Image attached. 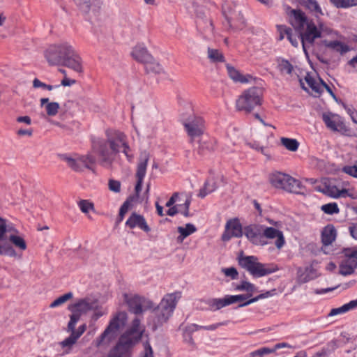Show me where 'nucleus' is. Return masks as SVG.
<instances>
[{
  "label": "nucleus",
  "instance_id": "obj_45",
  "mask_svg": "<svg viewBox=\"0 0 357 357\" xmlns=\"http://www.w3.org/2000/svg\"><path fill=\"white\" fill-rule=\"evenodd\" d=\"M134 200L133 197H128L126 201L121 205L119 214V221H122L126 213L128 212L131 202Z\"/></svg>",
  "mask_w": 357,
  "mask_h": 357
},
{
  "label": "nucleus",
  "instance_id": "obj_4",
  "mask_svg": "<svg viewBox=\"0 0 357 357\" xmlns=\"http://www.w3.org/2000/svg\"><path fill=\"white\" fill-rule=\"evenodd\" d=\"M180 298L179 292L167 294L160 303L151 312L148 324L151 326L153 331H156L168 322Z\"/></svg>",
  "mask_w": 357,
  "mask_h": 357
},
{
  "label": "nucleus",
  "instance_id": "obj_17",
  "mask_svg": "<svg viewBox=\"0 0 357 357\" xmlns=\"http://www.w3.org/2000/svg\"><path fill=\"white\" fill-rule=\"evenodd\" d=\"M276 238L275 245L278 249H281L284 245L285 241L283 233L271 227H265L263 225V240Z\"/></svg>",
  "mask_w": 357,
  "mask_h": 357
},
{
  "label": "nucleus",
  "instance_id": "obj_38",
  "mask_svg": "<svg viewBox=\"0 0 357 357\" xmlns=\"http://www.w3.org/2000/svg\"><path fill=\"white\" fill-rule=\"evenodd\" d=\"M281 144L289 151H296L299 146L298 142L295 139L282 137Z\"/></svg>",
  "mask_w": 357,
  "mask_h": 357
},
{
  "label": "nucleus",
  "instance_id": "obj_61",
  "mask_svg": "<svg viewBox=\"0 0 357 357\" xmlns=\"http://www.w3.org/2000/svg\"><path fill=\"white\" fill-rule=\"evenodd\" d=\"M178 197V192H174L172 196L169 198V199L167 202L165 206L167 207H172L176 202V199Z\"/></svg>",
  "mask_w": 357,
  "mask_h": 357
},
{
  "label": "nucleus",
  "instance_id": "obj_3",
  "mask_svg": "<svg viewBox=\"0 0 357 357\" xmlns=\"http://www.w3.org/2000/svg\"><path fill=\"white\" fill-rule=\"evenodd\" d=\"M142 319V314L136 315L130 328L121 336L118 343L110 351L108 357H123L141 340L145 332V327L141 324Z\"/></svg>",
  "mask_w": 357,
  "mask_h": 357
},
{
  "label": "nucleus",
  "instance_id": "obj_57",
  "mask_svg": "<svg viewBox=\"0 0 357 357\" xmlns=\"http://www.w3.org/2000/svg\"><path fill=\"white\" fill-rule=\"evenodd\" d=\"M121 183L119 181L109 179L108 182V187L110 191L115 193L120 192L121 191Z\"/></svg>",
  "mask_w": 357,
  "mask_h": 357
},
{
  "label": "nucleus",
  "instance_id": "obj_60",
  "mask_svg": "<svg viewBox=\"0 0 357 357\" xmlns=\"http://www.w3.org/2000/svg\"><path fill=\"white\" fill-rule=\"evenodd\" d=\"M178 213H179L178 204L169 207V208L167 211V215L169 216H174Z\"/></svg>",
  "mask_w": 357,
  "mask_h": 357
},
{
  "label": "nucleus",
  "instance_id": "obj_11",
  "mask_svg": "<svg viewBox=\"0 0 357 357\" xmlns=\"http://www.w3.org/2000/svg\"><path fill=\"white\" fill-rule=\"evenodd\" d=\"M61 158L75 172H83L84 169H92L96 162L95 158L91 154L74 156L62 155Z\"/></svg>",
  "mask_w": 357,
  "mask_h": 357
},
{
  "label": "nucleus",
  "instance_id": "obj_32",
  "mask_svg": "<svg viewBox=\"0 0 357 357\" xmlns=\"http://www.w3.org/2000/svg\"><path fill=\"white\" fill-rule=\"evenodd\" d=\"M302 188L303 185L301 181L291 176L287 178V185L284 186V190L293 193H300Z\"/></svg>",
  "mask_w": 357,
  "mask_h": 357
},
{
  "label": "nucleus",
  "instance_id": "obj_15",
  "mask_svg": "<svg viewBox=\"0 0 357 357\" xmlns=\"http://www.w3.org/2000/svg\"><path fill=\"white\" fill-rule=\"evenodd\" d=\"M149 158L150 154L148 151H142L140 152L139 162L137 163V171L135 174L137 178V183L135 188L136 195L135 196H132L134 197V199H138L139 194L142 190V183L144 178L146 175V167Z\"/></svg>",
  "mask_w": 357,
  "mask_h": 357
},
{
  "label": "nucleus",
  "instance_id": "obj_54",
  "mask_svg": "<svg viewBox=\"0 0 357 357\" xmlns=\"http://www.w3.org/2000/svg\"><path fill=\"white\" fill-rule=\"evenodd\" d=\"M208 304L210 307L215 310L221 309L226 306L224 298L212 299L209 301Z\"/></svg>",
  "mask_w": 357,
  "mask_h": 357
},
{
  "label": "nucleus",
  "instance_id": "obj_64",
  "mask_svg": "<svg viewBox=\"0 0 357 357\" xmlns=\"http://www.w3.org/2000/svg\"><path fill=\"white\" fill-rule=\"evenodd\" d=\"M75 80L74 79H70L68 78H67L66 77H65L62 80H61V85L63 86H71L73 84H75Z\"/></svg>",
  "mask_w": 357,
  "mask_h": 357
},
{
  "label": "nucleus",
  "instance_id": "obj_44",
  "mask_svg": "<svg viewBox=\"0 0 357 357\" xmlns=\"http://www.w3.org/2000/svg\"><path fill=\"white\" fill-rule=\"evenodd\" d=\"M77 204L81 211L85 214L88 213L91 210H94V204L89 200L81 199L78 202Z\"/></svg>",
  "mask_w": 357,
  "mask_h": 357
},
{
  "label": "nucleus",
  "instance_id": "obj_9",
  "mask_svg": "<svg viewBox=\"0 0 357 357\" xmlns=\"http://www.w3.org/2000/svg\"><path fill=\"white\" fill-rule=\"evenodd\" d=\"M238 263L241 267L257 278L271 274L277 270L275 267H269L259 262L257 257L255 256L240 257Z\"/></svg>",
  "mask_w": 357,
  "mask_h": 357
},
{
  "label": "nucleus",
  "instance_id": "obj_47",
  "mask_svg": "<svg viewBox=\"0 0 357 357\" xmlns=\"http://www.w3.org/2000/svg\"><path fill=\"white\" fill-rule=\"evenodd\" d=\"M143 351L139 354V357H154L153 350L149 340L143 342Z\"/></svg>",
  "mask_w": 357,
  "mask_h": 357
},
{
  "label": "nucleus",
  "instance_id": "obj_48",
  "mask_svg": "<svg viewBox=\"0 0 357 357\" xmlns=\"http://www.w3.org/2000/svg\"><path fill=\"white\" fill-rule=\"evenodd\" d=\"M193 332L191 331L188 326H186L183 330V341L189 345L194 347L195 342L192 338Z\"/></svg>",
  "mask_w": 357,
  "mask_h": 357
},
{
  "label": "nucleus",
  "instance_id": "obj_12",
  "mask_svg": "<svg viewBox=\"0 0 357 357\" xmlns=\"http://www.w3.org/2000/svg\"><path fill=\"white\" fill-rule=\"evenodd\" d=\"M123 301L128 305L129 311L135 315H140L143 312V308L145 310L153 307V303L144 296L137 294L124 293L123 294Z\"/></svg>",
  "mask_w": 357,
  "mask_h": 357
},
{
  "label": "nucleus",
  "instance_id": "obj_39",
  "mask_svg": "<svg viewBox=\"0 0 357 357\" xmlns=\"http://www.w3.org/2000/svg\"><path fill=\"white\" fill-rule=\"evenodd\" d=\"M73 296V294L72 292H68V293H66L61 296H59V298H57L56 299H55L50 305V307L51 308H54V307H58V306H60L61 305H63V303H66L68 301H69L70 299H71Z\"/></svg>",
  "mask_w": 357,
  "mask_h": 357
},
{
  "label": "nucleus",
  "instance_id": "obj_13",
  "mask_svg": "<svg viewBox=\"0 0 357 357\" xmlns=\"http://www.w3.org/2000/svg\"><path fill=\"white\" fill-rule=\"evenodd\" d=\"M343 253L344 259L340 264L339 273L342 275H351L357 268V246L344 249Z\"/></svg>",
  "mask_w": 357,
  "mask_h": 357
},
{
  "label": "nucleus",
  "instance_id": "obj_33",
  "mask_svg": "<svg viewBox=\"0 0 357 357\" xmlns=\"http://www.w3.org/2000/svg\"><path fill=\"white\" fill-rule=\"evenodd\" d=\"M208 59L212 63H220L225 61L223 54L217 49L208 47L207 50Z\"/></svg>",
  "mask_w": 357,
  "mask_h": 357
},
{
  "label": "nucleus",
  "instance_id": "obj_34",
  "mask_svg": "<svg viewBox=\"0 0 357 357\" xmlns=\"http://www.w3.org/2000/svg\"><path fill=\"white\" fill-rule=\"evenodd\" d=\"M217 186L215 182L213 180H207L204 187L200 189L199 192L198 194V197L200 198L205 197L208 194L213 192L215 190Z\"/></svg>",
  "mask_w": 357,
  "mask_h": 357
},
{
  "label": "nucleus",
  "instance_id": "obj_26",
  "mask_svg": "<svg viewBox=\"0 0 357 357\" xmlns=\"http://www.w3.org/2000/svg\"><path fill=\"white\" fill-rule=\"evenodd\" d=\"M323 44L328 48H330L337 52L344 54L349 51V47L337 40L328 41L327 40L322 41Z\"/></svg>",
  "mask_w": 357,
  "mask_h": 357
},
{
  "label": "nucleus",
  "instance_id": "obj_1",
  "mask_svg": "<svg viewBox=\"0 0 357 357\" xmlns=\"http://www.w3.org/2000/svg\"><path fill=\"white\" fill-rule=\"evenodd\" d=\"M316 19L317 24L309 19L300 9H291L289 13L290 22L294 29L303 31V49L307 54V49L312 47L317 38L324 35H331L333 31L320 19L325 15L324 10L317 0H296Z\"/></svg>",
  "mask_w": 357,
  "mask_h": 357
},
{
  "label": "nucleus",
  "instance_id": "obj_53",
  "mask_svg": "<svg viewBox=\"0 0 357 357\" xmlns=\"http://www.w3.org/2000/svg\"><path fill=\"white\" fill-rule=\"evenodd\" d=\"M76 324H75L73 326V328L70 329L69 328V323H68V327H67V331L72 332L75 336H77L78 338H79L82 336V335L85 332V331L86 329V325L85 324H84L81 325L80 326H79V328L76 330L75 329Z\"/></svg>",
  "mask_w": 357,
  "mask_h": 357
},
{
  "label": "nucleus",
  "instance_id": "obj_40",
  "mask_svg": "<svg viewBox=\"0 0 357 357\" xmlns=\"http://www.w3.org/2000/svg\"><path fill=\"white\" fill-rule=\"evenodd\" d=\"M296 31L298 32V35L293 33V31L288 34L287 39L289 40V42L291 43V45L294 47H298V42L301 41L303 44V40H302V35H303V31L298 30L297 29H295Z\"/></svg>",
  "mask_w": 357,
  "mask_h": 357
},
{
  "label": "nucleus",
  "instance_id": "obj_25",
  "mask_svg": "<svg viewBox=\"0 0 357 357\" xmlns=\"http://www.w3.org/2000/svg\"><path fill=\"white\" fill-rule=\"evenodd\" d=\"M225 229L229 230L234 237L239 238L243 234V229L236 218L228 220L226 223Z\"/></svg>",
  "mask_w": 357,
  "mask_h": 357
},
{
  "label": "nucleus",
  "instance_id": "obj_51",
  "mask_svg": "<svg viewBox=\"0 0 357 357\" xmlns=\"http://www.w3.org/2000/svg\"><path fill=\"white\" fill-rule=\"evenodd\" d=\"M228 23L230 28L234 31L241 30L245 26V22L242 16L239 17L238 22H231L228 20Z\"/></svg>",
  "mask_w": 357,
  "mask_h": 357
},
{
  "label": "nucleus",
  "instance_id": "obj_28",
  "mask_svg": "<svg viewBox=\"0 0 357 357\" xmlns=\"http://www.w3.org/2000/svg\"><path fill=\"white\" fill-rule=\"evenodd\" d=\"M79 338L75 336L72 332L69 337L59 342V346L62 349V355L68 354L72 350L73 346L77 342Z\"/></svg>",
  "mask_w": 357,
  "mask_h": 357
},
{
  "label": "nucleus",
  "instance_id": "obj_55",
  "mask_svg": "<svg viewBox=\"0 0 357 357\" xmlns=\"http://www.w3.org/2000/svg\"><path fill=\"white\" fill-rule=\"evenodd\" d=\"M191 203L190 198L186 199L183 204H178L179 213H182L185 217L190 216L189 208Z\"/></svg>",
  "mask_w": 357,
  "mask_h": 357
},
{
  "label": "nucleus",
  "instance_id": "obj_8",
  "mask_svg": "<svg viewBox=\"0 0 357 357\" xmlns=\"http://www.w3.org/2000/svg\"><path fill=\"white\" fill-rule=\"evenodd\" d=\"M73 49L69 43L61 42L50 45L45 51L44 56L50 65H61Z\"/></svg>",
  "mask_w": 357,
  "mask_h": 357
},
{
  "label": "nucleus",
  "instance_id": "obj_42",
  "mask_svg": "<svg viewBox=\"0 0 357 357\" xmlns=\"http://www.w3.org/2000/svg\"><path fill=\"white\" fill-rule=\"evenodd\" d=\"M322 211L328 215L337 214L340 212V209L336 203H328L322 205L321 207Z\"/></svg>",
  "mask_w": 357,
  "mask_h": 357
},
{
  "label": "nucleus",
  "instance_id": "obj_2",
  "mask_svg": "<svg viewBox=\"0 0 357 357\" xmlns=\"http://www.w3.org/2000/svg\"><path fill=\"white\" fill-rule=\"evenodd\" d=\"M105 134V139H95L92 141V151L98 156L100 165L107 168L112 167L121 152L131 162L134 155L130 153L131 149L126 135L115 130H107Z\"/></svg>",
  "mask_w": 357,
  "mask_h": 357
},
{
  "label": "nucleus",
  "instance_id": "obj_7",
  "mask_svg": "<svg viewBox=\"0 0 357 357\" xmlns=\"http://www.w3.org/2000/svg\"><path fill=\"white\" fill-rule=\"evenodd\" d=\"M263 90L260 87L253 86L244 91L236 101L238 111L250 113L255 107L262 102Z\"/></svg>",
  "mask_w": 357,
  "mask_h": 357
},
{
  "label": "nucleus",
  "instance_id": "obj_63",
  "mask_svg": "<svg viewBox=\"0 0 357 357\" xmlns=\"http://www.w3.org/2000/svg\"><path fill=\"white\" fill-rule=\"evenodd\" d=\"M232 237H234V235L230 232L229 230H227L225 229V231L222 235V240L223 241H229Z\"/></svg>",
  "mask_w": 357,
  "mask_h": 357
},
{
  "label": "nucleus",
  "instance_id": "obj_22",
  "mask_svg": "<svg viewBox=\"0 0 357 357\" xmlns=\"http://www.w3.org/2000/svg\"><path fill=\"white\" fill-rule=\"evenodd\" d=\"M336 229L331 225L326 226L321 232V241L324 246L331 245L336 238Z\"/></svg>",
  "mask_w": 357,
  "mask_h": 357
},
{
  "label": "nucleus",
  "instance_id": "obj_27",
  "mask_svg": "<svg viewBox=\"0 0 357 357\" xmlns=\"http://www.w3.org/2000/svg\"><path fill=\"white\" fill-rule=\"evenodd\" d=\"M177 231L179 236L177 237L176 241L178 243H182L183 240L195 233L197 231L196 227L192 223H187L184 227H178Z\"/></svg>",
  "mask_w": 357,
  "mask_h": 357
},
{
  "label": "nucleus",
  "instance_id": "obj_59",
  "mask_svg": "<svg viewBox=\"0 0 357 357\" xmlns=\"http://www.w3.org/2000/svg\"><path fill=\"white\" fill-rule=\"evenodd\" d=\"M224 300L226 306L238 302L236 299V295L227 296L224 298Z\"/></svg>",
  "mask_w": 357,
  "mask_h": 357
},
{
  "label": "nucleus",
  "instance_id": "obj_56",
  "mask_svg": "<svg viewBox=\"0 0 357 357\" xmlns=\"http://www.w3.org/2000/svg\"><path fill=\"white\" fill-rule=\"evenodd\" d=\"M278 31L279 32V40H282L285 36L287 38L288 34L290 33L292 29L290 27H287L285 25L277 26Z\"/></svg>",
  "mask_w": 357,
  "mask_h": 357
},
{
  "label": "nucleus",
  "instance_id": "obj_37",
  "mask_svg": "<svg viewBox=\"0 0 357 357\" xmlns=\"http://www.w3.org/2000/svg\"><path fill=\"white\" fill-rule=\"evenodd\" d=\"M330 2L337 8H347L356 6L357 0H329Z\"/></svg>",
  "mask_w": 357,
  "mask_h": 357
},
{
  "label": "nucleus",
  "instance_id": "obj_18",
  "mask_svg": "<svg viewBox=\"0 0 357 357\" xmlns=\"http://www.w3.org/2000/svg\"><path fill=\"white\" fill-rule=\"evenodd\" d=\"M322 119L326 127L333 131H339L344 126L341 116L332 112L324 113Z\"/></svg>",
  "mask_w": 357,
  "mask_h": 357
},
{
  "label": "nucleus",
  "instance_id": "obj_29",
  "mask_svg": "<svg viewBox=\"0 0 357 357\" xmlns=\"http://www.w3.org/2000/svg\"><path fill=\"white\" fill-rule=\"evenodd\" d=\"M145 70L148 73L162 74L165 73L162 66L153 57L144 63Z\"/></svg>",
  "mask_w": 357,
  "mask_h": 357
},
{
  "label": "nucleus",
  "instance_id": "obj_62",
  "mask_svg": "<svg viewBox=\"0 0 357 357\" xmlns=\"http://www.w3.org/2000/svg\"><path fill=\"white\" fill-rule=\"evenodd\" d=\"M349 229L351 236L357 240V223L351 225Z\"/></svg>",
  "mask_w": 357,
  "mask_h": 357
},
{
  "label": "nucleus",
  "instance_id": "obj_5",
  "mask_svg": "<svg viewBox=\"0 0 357 357\" xmlns=\"http://www.w3.org/2000/svg\"><path fill=\"white\" fill-rule=\"evenodd\" d=\"M18 231L6 220L0 217V255L14 257L16 252L14 245L22 249V238L17 236Z\"/></svg>",
  "mask_w": 357,
  "mask_h": 357
},
{
  "label": "nucleus",
  "instance_id": "obj_41",
  "mask_svg": "<svg viewBox=\"0 0 357 357\" xmlns=\"http://www.w3.org/2000/svg\"><path fill=\"white\" fill-rule=\"evenodd\" d=\"M60 105L56 102H51V103L45 105V110L48 116H54L59 112Z\"/></svg>",
  "mask_w": 357,
  "mask_h": 357
},
{
  "label": "nucleus",
  "instance_id": "obj_31",
  "mask_svg": "<svg viewBox=\"0 0 357 357\" xmlns=\"http://www.w3.org/2000/svg\"><path fill=\"white\" fill-rule=\"evenodd\" d=\"M357 307V300H353L350 302L343 305L341 307L333 308L331 310L328 314V316H335L340 314H343L347 312H349L351 310H354Z\"/></svg>",
  "mask_w": 357,
  "mask_h": 357
},
{
  "label": "nucleus",
  "instance_id": "obj_52",
  "mask_svg": "<svg viewBox=\"0 0 357 357\" xmlns=\"http://www.w3.org/2000/svg\"><path fill=\"white\" fill-rule=\"evenodd\" d=\"M222 272L226 277L230 278L231 280H236L238 276V273L234 267L223 268Z\"/></svg>",
  "mask_w": 357,
  "mask_h": 357
},
{
  "label": "nucleus",
  "instance_id": "obj_30",
  "mask_svg": "<svg viewBox=\"0 0 357 357\" xmlns=\"http://www.w3.org/2000/svg\"><path fill=\"white\" fill-rule=\"evenodd\" d=\"M323 192L326 195L333 197H346L347 193V189L339 190L335 185H326L323 190Z\"/></svg>",
  "mask_w": 357,
  "mask_h": 357
},
{
  "label": "nucleus",
  "instance_id": "obj_6",
  "mask_svg": "<svg viewBox=\"0 0 357 357\" xmlns=\"http://www.w3.org/2000/svg\"><path fill=\"white\" fill-rule=\"evenodd\" d=\"M126 319V312H117L110 320L103 333L96 340V347L106 348L114 342L119 335V330L125 325Z\"/></svg>",
  "mask_w": 357,
  "mask_h": 357
},
{
  "label": "nucleus",
  "instance_id": "obj_23",
  "mask_svg": "<svg viewBox=\"0 0 357 357\" xmlns=\"http://www.w3.org/2000/svg\"><path fill=\"white\" fill-rule=\"evenodd\" d=\"M289 176V174L276 172L271 174L270 181L274 187L284 190Z\"/></svg>",
  "mask_w": 357,
  "mask_h": 357
},
{
  "label": "nucleus",
  "instance_id": "obj_19",
  "mask_svg": "<svg viewBox=\"0 0 357 357\" xmlns=\"http://www.w3.org/2000/svg\"><path fill=\"white\" fill-rule=\"evenodd\" d=\"M126 225L130 229L138 227L145 232H149L151 230L144 218L136 213H132L130 215L126 222Z\"/></svg>",
  "mask_w": 357,
  "mask_h": 357
},
{
  "label": "nucleus",
  "instance_id": "obj_10",
  "mask_svg": "<svg viewBox=\"0 0 357 357\" xmlns=\"http://www.w3.org/2000/svg\"><path fill=\"white\" fill-rule=\"evenodd\" d=\"M95 304V302L92 299L89 298H84L79 299L75 303L70 305L68 307V309L71 311L72 314L70 315V319L69 321V328L73 329L74 324L77 323L82 315H84L89 311L94 310L96 307Z\"/></svg>",
  "mask_w": 357,
  "mask_h": 357
},
{
  "label": "nucleus",
  "instance_id": "obj_35",
  "mask_svg": "<svg viewBox=\"0 0 357 357\" xmlns=\"http://www.w3.org/2000/svg\"><path fill=\"white\" fill-rule=\"evenodd\" d=\"M275 291H276L275 289L267 291L264 294H261L255 296V298H250V299L245 301L244 303H240L238 305V307H243L248 306V305L252 304L255 302H257L260 299H263V298H266L272 296L275 294Z\"/></svg>",
  "mask_w": 357,
  "mask_h": 357
},
{
  "label": "nucleus",
  "instance_id": "obj_24",
  "mask_svg": "<svg viewBox=\"0 0 357 357\" xmlns=\"http://www.w3.org/2000/svg\"><path fill=\"white\" fill-rule=\"evenodd\" d=\"M226 68L229 77L235 82L247 83L248 82V78L251 77L250 75H242L237 69L231 66L230 64H226Z\"/></svg>",
  "mask_w": 357,
  "mask_h": 357
},
{
  "label": "nucleus",
  "instance_id": "obj_14",
  "mask_svg": "<svg viewBox=\"0 0 357 357\" xmlns=\"http://www.w3.org/2000/svg\"><path fill=\"white\" fill-rule=\"evenodd\" d=\"M183 124L191 139L202 136L205 130V122L203 118L194 114L184 119Z\"/></svg>",
  "mask_w": 357,
  "mask_h": 357
},
{
  "label": "nucleus",
  "instance_id": "obj_49",
  "mask_svg": "<svg viewBox=\"0 0 357 357\" xmlns=\"http://www.w3.org/2000/svg\"><path fill=\"white\" fill-rule=\"evenodd\" d=\"M275 351V349H271L267 347H262L256 351L250 353V357H264L265 355L270 354Z\"/></svg>",
  "mask_w": 357,
  "mask_h": 357
},
{
  "label": "nucleus",
  "instance_id": "obj_16",
  "mask_svg": "<svg viewBox=\"0 0 357 357\" xmlns=\"http://www.w3.org/2000/svg\"><path fill=\"white\" fill-rule=\"evenodd\" d=\"M243 234L255 245H266L267 241L263 240V225H250L243 228Z\"/></svg>",
  "mask_w": 357,
  "mask_h": 357
},
{
  "label": "nucleus",
  "instance_id": "obj_36",
  "mask_svg": "<svg viewBox=\"0 0 357 357\" xmlns=\"http://www.w3.org/2000/svg\"><path fill=\"white\" fill-rule=\"evenodd\" d=\"M235 290L245 291L249 296H252L253 293L257 291L256 287L247 281H243L240 284L236 285Z\"/></svg>",
  "mask_w": 357,
  "mask_h": 357
},
{
  "label": "nucleus",
  "instance_id": "obj_20",
  "mask_svg": "<svg viewBox=\"0 0 357 357\" xmlns=\"http://www.w3.org/2000/svg\"><path fill=\"white\" fill-rule=\"evenodd\" d=\"M61 65L66 66L77 73L82 71V59L75 50V48L72 50V53L68 55Z\"/></svg>",
  "mask_w": 357,
  "mask_h": 357
},
{
  "label": "nucleus",
  "instance_id": "obj_43",
  "mask_svg": "<svg viewBox=\"0 0 357 357\" xmlns=\"http://www.w3.org/2000/svg\"><path fill=\"white\" fill-rule=\"evenodd\" d=\"M278 69L282 73L291 75L294 67L287 60L282 59L278 63Z\"/></svg>",
  "mask_w": 357,
  "mask_h": 357
},
{
  "label": "nucleus",
  "instance_id": "obj_21",
  "mask_svg": "<svg viewBox=\"0 0 357 357\" xmlns=\"http://www.w3.org/2000/svg\"><path fill=\"white\" fill-rule=\"evenodd\" d=\"M132 57L137 61L144 64L151 59L152 55L147 49L142 44L137 45L132 51Z\"/></svg>",
  "mask_w": 357,
  "mask_h": 357
},
{
  "label": "nucleus",
  "instance_id": "obj_46",
  "mask_svg": "<svg viewBox=\"0 0 357 357\" xmlns=\"http://www.w3.org/2000/svg\"><path fill=\"white\" fill-rule=\"evenodd\" d=\"M79 9L83 13H88L90 10L91 2V0H73Z\"/></svg>",
  "mask_w": 357,
  "mask_h": 357
},
{
  "label": "nucleus",
  "instance_id": "obj_50",
  "mask_svg": "<svg viewBox=\"0 0 357 357\" xmlns=\"http://www.w3.org/2000/svg\"><path fill=\"white\" fill-rule=\"evenodd\" d=\"M342 171L351 176L357 178V160H356L352 165L343 167Z\"/></svg>",
  "mask_w": 357,
  "mask_h": 357
},
{
  "label": "nucleus",
  "instance_id": "obj_58",
  "mask_svg": "<svg viewBox=\"0 0 357 357\" xmlns=\"http://www.w3.org/2000/svg\"><path fill=\"white\" fill-rule=\"evenodd\" d=\"M227 323H228V321H223V322H220V323H217L215 324H211L209 326H202V329L206 330V331H214L221 326L227 325Z\"/></svg>",
  "mask_w": 357,
  "mask_h": 357
}]
</instances>
